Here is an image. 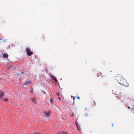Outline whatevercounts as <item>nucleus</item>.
Wrapping results in <instances>:
<instances>
[{"label": "nucleus", "instance_id": "21", "mask_svg": "<svg viewBox=\"0 0 134 134\" xmlns=\"http://www.w3.org/2000/svg\"><path fill=\"white\" fill-rule=\"evenodd\" d=\"M112 127H113V124H112Z\"/></svg>", "mask_w": 134, "mask_h": 134}, {"label": "nucleus", "instance_id": "5", "mask_svg": "<svg viewBox=\"0 0 134 134\" xmlns=\"http://www.w3.org/2000/svg\"><path fill=\"white\" fill-rule=\"evenodd\" d=\"M3 57L5 58H7L8 57V55L7 53H4L3 55Z\"/></svg>", "mask_w": 134, "mask_h": 134}, {"label": "nucleus", "instance_id": "15", "mask_svg": "<svg viewBox=\"0 0 134 134\" xmlns=\"http://www.w3.org/2000/svg\"><path fill=\"white\" fill-rule=\"evenodd\" d=\"M34 134H40L39 132L34 133Z\"/></svg>", "mask_w": 134, "mask_h": 134}, {"label": "nucleus", "instance_id": "19", "mask_svg": "<svg viewBox=\"0 0 134 134\" xmlns=\"http://www.w3.org/2000/svg\"><path fill=\"white\" fill-rule=\"evenodd\" d=\"M22 74H24V73H23V72H21V74H20V75H21V74H22Z\"/></svg>", "mask_w": 134, "mask_h": 134}, {"label": "nucleus", "instance_id": "8", "mask_svg": "<svg viewBox=\"0 0 134 134\" xmlns=\"http://www.w3.org/2000/svg\"><path fill=\"white\" fill-rule=\"evenodd\" d=\"M9 100V99H8L7 98H6L5 99H4L3 100V101H6L8 102Z\"/></svg>", "mask_w": 134, "mask_h": 134}, {"label": "nucleus", "instance_id": "22", "mask_svg": "<svg viewBox=\"0 0 134 134\" xmlns=\"http://www.w3.org/2000/svg\"><path fill=\"white\" fill-rule=\"evenodd\" d=\"M71 97L72 98H73V96H71Z\"/></svg>", "mask_w": 134, "mask_h": 134}, {"label": "nucleus", "instance_id": "12", "mask_svg": "<svg viewBox=\"0 0 134 134\" xmlns=\"http://www.w3.org/2000/svg\"><path fill=\"white\" fill-rule=\"evenodd\" d=\"M75 123H76V126H77V127L79 126V125L78 124V123L77 122H76Z\"/></svg>", "mask_w": 134, "mask_h": 134}, {"label": "nucleus", "instance_id": "14", "mask_svg": "<svg viewBox=\"0 0 134 134\" xmlns=\"http://www.w3.org/2000/svg\"><path fill=\"white\" fill-rule=\"evenodd\" d=\"M56 95L57 96H59V93H56Z\"/></svg>", "mask_w": 134, "mask_h": 134}, {"label": "nucleus", "instance_id": "6", "mask_svg": "<svg viewBox=\"0 0 134 134\" xmlns=\"http://www.w3.org/2000/svg\"><path fill=\"white\" fill-rule=\"evenodd\" d=\"M50 113V111H48L47 112H45L44 113V114L47 116L49 117Z\"/></svg>", "mask_w": 134, "mask_h": 134}, {"label": "nucleus", "instance_id": "9", "mask_svg": "<svg viewBox=\"0 0 134 134\" xmlns=\"http://www.w3.org/2000/svg\"><path fill=\"white\" fill-rule=\"evenodd\" d=\"M77 128L78 130V131H81V129H80V126H77Z\"/></svg>", "mask_w": 134, "mask_h": 134}, {"label": "nucleus", "instance_id": "3", "mask_svg": "<svg viewBox=\"0 0 134 134\" xmlns=\"http://www.w3.org/2000/svg\"><path fill=\"white\" fill-rule=\"evenodd\" d=\"M31 82L28 79H26L25 81V83L24 84L27 85L28 86H29L31 83ZM23 87H25L26 86L24 85H22Z\"/></svg>", "mask_w": 134, "mask_h": 134}, {"label": "nucleus", "instance_id": "2", "mask_svg": "<svg viewBox=\"0 0 134 134\" xmlns=\"http://www.w3.org/2000/svg\"><path fill=\"white\" fill-rule=\"evenodd\" d=\"M25 51L27 55L29 56L32 55L33 53V52L28 48H26Z\"/></svg>", "mask_w": 134, "mask_h": 134}, {"label": "nucleus", "instance_id": "28", "mask_svg": "<svg viewBox=\"0 0 134 134\" xmlns=\"http://www.w3.org/2000/svg\"><path fill=\"white\" fill-rule=\"evenodd\" d=\"M57 134H58V133Z\"/></svg>", "mask_w": 134, "mask_h": 134}, {"label": "nucleus", "instance_id": "11", "mask_svg": "<svg viewBox=\"0 0 134 134\" xmlns=\"http://www.w3.org/2000/svg\"><path fill=\"white\" fill-rule=\"evenodd\" d=\"M31 99L32 101L33 102H34L35 100V98H32Z\"/></svg>", "mask_w": 134, "mask_h": 134}, {"label": "nucleus", "instance_id": "10", "mask_svg": "<svg viewBox=\"0 0 134 134\" xmlns=\"http://www.w3.org/2000/svg\"><path fill=\"white\" fill-rule=\"evenodd\" d=\"M52 79H53L56 82H57V79L55 78L54 77H52Z\"/></svg>", "mask_w": 134, "mask_h": 134}, {"label": "nucleus", "instance_id": "25", "mask_svg": "<svg viewBox=\"0 0 134 134\" xmlns=\"http://www.w3.org/2000/svg\"><path fill=\"white\" fill-rule=\"evenodd\" d=\"M95 105V104H94V105Z\"/></svg>", "mask_w": 134, "mask_h": 134}, {"label": "nucleus", "instance_id": "16", "mask_svg": "<svg viewBox=\"0 0 134 134\" xmlns=\"http://www.w3.org/2000/svg\"><path fill=\"white\" fill-rule=\"evenodd\" d=\"M58 98L59 99V100H60L61 99V98L59 97H58Z\"/></svg>", "mask_w": 134, "mask_h": 134}, {"label": "nucleus", "instance_id": "26", "mask_svg": "<svg viewBox=\"0 0 134 134\" xmlns=\"http://www.w3.org/2000/svg\"><path fill=\"white\" fill-rule=\"evenodd\" d=\"M120 96L121 97V96H121V95H120Z\"/></svg>", "mask_w": 134, "mask_h": 134}, {"label": "nucleus", "instance_id": "7", "mask_svg": "<svg viewBox=\"0 0 134 134\" xmlns=\"http://www.w3.org/2000/svg\"><path fill=\"white\" fill-rule=\"evenodd\" d=\"M58 134H68V133L66 132H61L58 133Z\"/></svg>", "mask_w": 134, "mask_h": 134}, {"label": "nucleus", "instance_id": "27", "mask_svg": "<svg viewBox=\"0 0 134 134\" xmlns=\"http://www.w3.org/2000/svg\"><path fill=\"white\" fill-rule=\"evenodd\" d=\"M120 94H121V93L120 92Z\"/></svg>", "mask_w": 134, "mask_h": 134}, {"label": "nucleus", "instance_id": "13", "mask_svg": "<svg viewBox=\"0 0 134 134\" xmlns=\"http://www.w3.org/2000/svg\"><path fill=\"white\" fill-rule=\"evenodd\" d=\"M71 115L72 117L74 116H75L74 114V113H72Z\"/></svg>", "mask_w": 134, "mask_h": 134}, {"label": "nucleus", "instance_id": "23", "mask_svg": "<svg viewBox=\"0 0 134 134\" xmlns=\"http://www.w3.org/2000/svg\"><path fill=\"white\" fill-rule=\"evenodd\" d=\"M128 109H130V107H128Z\"/></svg>", "mask_w": 134, "mask_h": 134}, {"label": "nucleus", "instance_id": "1", "mask_svg": "<svg viewBox=\"0 0 134 134\" xmlns=\"http://www.w3.org/2000/svg\"><path fill=\"white\" fill-rule=\"evenodd\" d=\"M116 80L118 81L119 83L122 86L126 87L129 86V84L127 81L123 78L122 76L120 75H118L116 77Z\"/></svg>", "mask_w": 134, "mask_h": 134}, {"label": "nucleus", "instance_id": "18", "mask_svg": "<svg viewBox=\"0 0 134 134\" xmlns=\"http://www.w3.org/2000/svg\"><path fill=\"white\" fill-rule=\"evenodd\" d=\"M77 99H80V98L79 97H78L77 98Z\"/></svg>", "mask_w": 134, "mask_h": 134}, {"label": "nucleus", "instance_id": "20", "mask_svg": "<svg viewBox=\"0 0 134 134\" xmlns=\"http://www.w3.org/2000/svg\"><path fill=\"white\" fill-rule=\"evenodd\" d=\"M19 75H20V74H17V76H19Z\"/></svg>", "mask_w": 134, "mask_h": 134}, {"label": "nucleus", "instance_id": "24", "mask_svg": "<svg viewBox=\"0 0 134 134\" xmlns=\"http://www.w3.org/2000/svg\"><path fill=\"white\" fill-rule=\"evenodd\" d=\"M2 40V39L0 38V40Z\"/></svg>", "mask_w": 134, "mask_h": 134}, {"label": "nucleus", "instance_id": "4", "mask_svg": "<svg viewBox=\"0 0 134 134\" xmlns=\"http://www.w3.org/2000/svg\"><path fill=\"white\" fill-rule=\"evenodd\" d=\"M4 96V93L2 91L0 92V100H3V98Z\"/></svg>", "mask_w": 134, "mask_h": 134}, {"label": "nucleus", "instance_id": "17", "mask_svg": "<svg viewBox=\"0 0 134 134\" xmlns=\"http://www.w3.org/2000/svg\"><path fill=\"white\" fill-rule=\"evenodd\" d=\"M73 99H74V101L75 98V97L74 96H73Z\"/></svg>", "mask_w": 134, "mask_h": 134}]
</instances>
